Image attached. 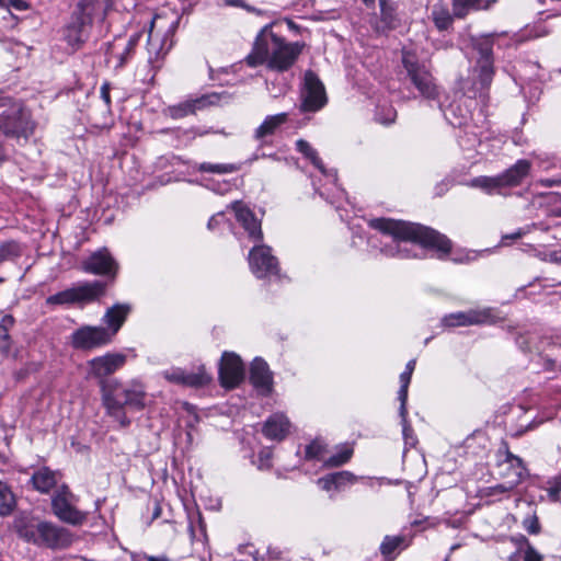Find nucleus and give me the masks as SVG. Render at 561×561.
Here are the masks:
<instances>
[{
  "instance_id": "nucleus-4",
  "label": "nucleus",
  "mask_w": 561,
  "mask_h": 561,
  "mask_svg": "<svg viewBox=\"0 0 561 561\" xmlns=\"http://www.w3.org/2000/svg\"><path fill=\"white\" fill-rule=\"evenodd\" d=\"M105 16L106 5L102 0H72L64 39L72 48H80L89 39L94 23L104 21Z\"/></svg>"
},
{
  "instance_id": "nucleus-20",
  "label": "nucleus",
  "mask_w": 561,
  "mask_h": 561,
  "mask_svg": "<svg viewBox=\"0 0 561 561\" xmlns=\"http://www.w3.org/2000/svg\"><path fill=\"white\" fill-rule=\"evenodd\" d=\"M250 381L262 396H270L273 391V374L267 363L261 357L254 358L251 364Z\"/></svg>"
},
{
  "instance_id": "nucleus-19",
  "label": "nucleus",
  "mask_w": 561,
  "mask_h": 561,
  "mask_svg": "<svg viewBox=\"0 0 561 561\" xmlns=\"http://www.w3.org/2000/svg\"><path fill=\"white\" fill-rule=\"evenodd\" d=\"M140 37V33H135L127 39L124 45L121 44L123 41L122 37L116 38L114 43L108 44V48L106 50V61H115V69L124 67V65L130 58L135 47L139 43Z\"/></svg>"
},
{
  "instance_id": "nucleus-11",
  "label": "nucleus",
  "mask_w": 561,
  "mask_h": 561,
  "mask_svg": "<svg viewBox=\"0 0 561 561\" xmlns=\"http://www.w3.org/2000/svg\"><path fill=\"white\" fill-rule=\"evenodd\" d=\"M111 332L102 325H82L75 330L69 336L72 348L79 351H92L110 344Z\"/></svg>"
},
{
  "instance_id": "nucleus-22",
  "label": "nucleus",
  "mask_w": 561,
  "mask_h": 561,
  "mask_svg": "<svg viewBox=\"0 0 561 561\" xmlns=\"http://www.w3.org/2000/svg\"><path fill=\"white\" fill-rule=\"evenodd\" d=\"M490 317L489 310L458 311L445 316L442 324L446 328L469 327L484 323Z\"/></svg>"
},
{
  "instance_id": "nucleus-6",
  "label": "nucleus",
  "mask_w": 561,
  "mask_h": 561,
  "mask_svg": "<svg viewBox=\"0 0 561 561\" xmlns=\"http://www.w3.org/2000/svg\"><path fill=\"white\" fill-rule=\"evenodd\" d=\"M107 282H80L77 285L50 295L46 298L47 306L87 305L99 300L105 295Z\"/></svg>"
},
{
  "instance_id": "nucleus-59",
  "label": "nucleus",
  "mask_w": 561,
  "mask_h": 561,
  "mask_svg": "<svg viewBox=\"0 0 561 561\" xmlns=\"http://www.w3.org/2000/svg\"><path fill=\"white\" fill-rule=\"evenodd\" d=\"M144 558L147 561H170L165 556L153 557V556H146L145 554Z\"/></svg>"
},
{
  "instance_id": "nucleus-8",
  "label": "nucleus",
  "mask_w": 561,
  "mask_h": 561,
  "mask_svg": "<svg viewBox=\"0 0 561 561\" xmlns=\"http://www.w3.org/2000/svg\"><path fill=\"white\" fill-rule=\"evenodd\" d=\"M19 535L27 541L51 549L68 547L72 541L65 528L48 522L20 527Z\"/></svg>"
},
{
  "instance_id": "nucleus-25",
  "label": "nucleus",
  "mask_w": 561,
  "mask_h": 561,
  "mask_svg": "<svg viewBox=\"0 0 561 561\" xmlns=\"http://www.w3.org/2000/svg\"><path fill=\"white\" fill-rule=\"evenodd\" d=\"M531 163L528 160L520 159L511 168L499 174L503 188L519 185L529 174Z\"/></svg>"
},
{
  "instance_id": "nucleus-41",
  "label": "nucleus",
  "mask_w": 561,
  "mask_h": 561,
  "mask_svg": "<svg viewBox=\"0 0 561 561\" xmlns=\"http://www.w3.org/2000/svg\"><path fill=\"white\" fill-rule=\"evenodd\" d=\"M379 4L383 28H394L397 24L393 9L387 3V0H379Z\"/></svg>"
},
{
  "instance_id": "nucleus-18",
  "label": "nucleus",
  "mask_w": 561,
  "mask_h": 561,
  "mask_svg": "<svg viewBox=\"0 0 561 561\" xmlns=\"http://www.w3.org/2000/svg\"><path fill=\"white\" fill-rule=\"evenodd\" d=\"M161 375L169 382L191 388L204 387L211 381V376L204 366L190 371L180 367H172L163 370Z\"/></svg>"
},
{
  "instance_id": "nucleus-15",
  "label": "nucleus",
  "mask_w": 561,
  "mask_h": 561,
  "mask_svg": "<svg viewBox=\"0 0 561 561\" xmlns=\"http://www.w3.org/2000/svg\"><path fill=\"white\" fill-rule=\"evenodd\" d=\"M83 272L100 275L114 279L118 272V263L106 248L99 249L91 253L81 263Z\"/></svg>"
},
{
  "instance_id": "nucleus-55",
  "label": "nucleus",
  "mask_w": 561,
  "mask_h": 561,
  "mask_svg": "<svg viewBox=\"0 0 561 561\" xmlns=\"http://www.w3.org/2000/svg\"><path fill=\"white\" fill-rule=\"evenodd\" d=\"M271 451L270 450H262L259 454V468L260 469H267L271 467Z\"/></svg>"
},
{
  "instance_id": "nucleus-32",
  "label": "nucleus",
  "mask_w": 561,
  "mask_h": 561,
  "mask_svg": "<svg viewBox=\"0 0 561 561\" xmlns=\"http://www.w3.org/2000/svg\"><path fill=\"white\" fill-rule=\"evenodd\" d=\"M471 187L480 188L488 194L500 193L502 187L499 174L495 176H477L473 178L469 184Z\"/></svg>"
},
{
  "instance_id": "nucleus-14",
  "label": "nucleus",
  "mask_w": 561,
  "mask_h": 561,
  "mask_svg": "<svg viewBox=\"0 0 561 561\" xmlns=\"http://www.w3.org/2000/svg\"><path fill=\"white\" fill-rule=\"evenodd\" d=\"M249 265L251 272L257 278H265L278 275V261L272 254L267 245H254L249 253Z\"/></svg>"
},
{
  "instance_id": "nucleus-56",
  "label": "nucleus",
  "mask_w": 561,
  "mask_h": 561,
  "mask_svg": "<svg viewBox=\"0 0 561 561\" xmlns=\"http://www.w3.org/2000/svg\"><path fill=\"white\" fill-rule=\"evenodd\" d=\"M224 218H225L224 213H217L216 215L210 217V219L208 220V224H207L208 229L214 230L215 228H217L220 225V222L224 220Z\"/></svg>"
},
{
  "instance_id": "nucleus-61",
  "label": "nucleus",
  "mask_w": 561,
  "mask_h": 561,
  "mask_svg": "<svg viewBox=\"0 0 561 561\" xmlns=\"http://www.w3.org/2000/svg\"><path fill=\"white\" fill-rule=\"evenodd\" d=\"M178 23H179L178 20L171 22V24L168 26V30H167L165 34H173L175 28H176V26H178Z\"/></svg>"
},
{
  "instance_id": "nucleus-38",
  "label": "nucleus",
  "mask_w": 561,
  "mask_h": 561,
  "mask_svg": "<svg viewBox=\"0 0 561 561\" xmlns=\"http://www.w3.org/2000/svg\"><path fill=\"white\" fill-rule=\"evenodd\" d=\"M411 377L412 375H410L409 371H402L400 375V388L398 390V400L400 401L399 414L405 413Z\"/></svg>"
},
{
  "instance_id": "nucleus-39",
  "label": "nucleus",
  "mask_w": 561,
  "mask_h": 561,
  "mask_svg": "<svg viewBox=\"0 0 561 561\" xmlns=\"http://www.w3.org/2000/svg\"><path fill=\"white\" fill-rule=\"evenodd\" d=\"M520 542L518 553L522 556L523 561H543V556L530 545L526 537H522Z\"/></svg>"
},
{
  "instance_id": "nucleus-7",
  "label": "nucleus",
  "mask_w": 561,
  "mask_h": 561,
  "mask_svg": "<svg viewBox=\"0 0 561 561\" xmlns=\"http://www.w3.org/2000/svg\"><path fill=\"white\" fill-rule=\"evenodd\" d=\"M516 344L523 352H536L537 363L542 369L551 371L556 369L558 356L556 351L561 347V336H539L536 333L519 334Z\"/></svg>"
},
{
  "instance_id": "nucleus-54",
  "label": "nucleus",
  "mask_w": 561,
  "mask_h": 561,
  "mask_svg": "<svg viewBox=\"0 0 561 561\" xmlns=\"http://www.w3.org/2000/svg\"><path fill=\"white\" fill-rule=\"evenodd\" d=\"M110 92H111V84L108 82H104L101 85L100 93H101V99L104 101V104H105L107 111H110V107H111Z\"/></svg>"
},
{
  "instance_id": "nucleus-16",
  "label": "nucleus",
  "mask_w": 561,
  "mask_h": 561,
  "mask_svg": "<svg viewBox=\"0 0 561 561\" xmlns=\"http://www.w3.org/2000/svg\"><path fill=\"white\" fill-rule=\"evenodd\" d=\"M126 363V355L122 353H106L102 356L94 357L88 362L90 378H96L102 386L103 382H110L105 380V377L114 374L116 370L122 368Z\"/></svg>"
},
{
  "instance_id": "nucleus-47",
  "label": "nucleus",
  "mask_w": 561,
  "mask_h": 561,
  "mask_svg": "<svg viewBox=\"0 0 561 561\" xmlns=\"http://www.w3.org/2000/svg\"><path fill=\"white\" fill-rule=\"evenodd\" d=\"M162 18L160 15H156L151 22H150V28H149V33H148V46H149V50H156L157 54L160 53V50H164V45L165 43L163 42V44L158 47L156 44H154V37L157 36L156 34V27L158 26V24L161 22Z\"/></svg>"
},
{
  "instance_id": "nucleus-44",
  "label": "nucleus",
  "mask_w": 561,
  "mask_h": 561,
  "mask_svg": "<svg viewBox=\"0 0 561 561\" xmlns=\"http://www.w3.org/2000/svg\"><path fill=\"white\" fill-rule=\"evenodd\" d=\"M333 483H335V490L339 491L348 484H353L356 481V477L350 471H337L331 473Z\"/></svg>"
},
{
  "instance_id": "nucleus-57",
  "label": "nucleus",
  "mask_w": 561,
  "mask_h": 561,
  "mask_svg": "<svg viewBox=\"0 0 561 561\" xmlns=\"http://www.w3.org/2000/svg\"><path fill=\"white\" fill-rule=\"evenodd\" d=\"M525 233H526V231L524 229H518L514 233L505 234L502 237V243L506 244V242H505L506 240H516L518 238H522Z\"/></svg>"
},
{
  "instance_id": "nucleus-12",
  "label": "nucleus",
  "mask_w": 561,
  "mask_h": 561,
  "mask_svg": "<svg viewBox=\"0 0 561 561\" xmlns=\"http://www.w3.org/2000/svg\"><path fill=\"white\" fill-rule=\"evenodd\" d=\"M300 111L318 112L328 102L323 83L312 71H306L304 77V87L300 92Z\"/></svg>"
},
{
  "instance_id": "nucleus-33",
  "label": "nucleus",
  "mask_w": 561,
  "mask_h": 561,
  "mask_svg": "<svg viewBox=\"0 0 561 561\" xmlns=\"http://www.w3.org/2000/svg\"><path fill=\"white\" fill-rule=\"evenodd\" d=\"M15 496L11 488L0 480V516L10 515L15 507Z\"/></svg>"
},
{
  "instance_id": "nucleus-53",
  "label": "nucleus",
  "mask_w": 561,
  "mask_h": 561,
  "mask_svg": "<svg viewBox=\"0 0 561 561\" xmlns=\"http://www.w3.org/2000/svg\"><path fill=\"white\" fill-rule=\"evenodd\" d=\"M317 483L324 491L329 492V491L335 490V485H334L335 483H333L331 473H329L322 478H319Z\"/></svg>"
},
{
  "instance_id": "nucleus-64",
  "label": "nucleus",
  "mask_w": 561,
  "mask_h": 561,
  "mask_svg": "<svg viewBox=\"0 0 561 561\" xmlns=\"http://www.w3.org/2000/svg\"><path fill=\"white\" fill-rule=\"evenodd\" d=\"M131 559H133V561H138V560H137V556H136V554H133V556H131Z\"/></svg>"
},
{
  "instance_id": "nucleus-29",
  "label": "nucleus",
  "mask_w": 561,
  "mask_h": 561,
  "mask_svg": "<svg viewBox=\"0 0 561 561\" xmlns=\"http://www.w3.org/2000/svg\"><path fill=\"white\" fill-rule=\"evenodd\" d=\"M296 149L302 153L307 159L311 161V163L324 175L332 176L334 180L336 178L335 172H329L327 171L322 160L319 158L318 152L314 148L311 147V145L304 139H298L296 141Z\"/></svg>"
},
{
  "instance_id": "nucleus-10",
  "label": "nucleus",
  "mask_w": 561,
  "mask_h": 561,
  "mask_svg": "<svg viewBox=\"0 0 561 561\" xmlns=\"http://www.w3.org/2000/svg\"><path fill=\"white\" fill-rule=\"evenodd\" d=\"M34 122L28 111L14 103L0 113V131L8 137L27 139L34 131Z\"/></svg>"
},
{
  "instance_id": "nucleus-26",
  "label": "nucleus",
  "mask_w": 561,
  "mask_h": 561,
  "mask_svg": "<svg viewBox=\"0 0 561 561\" xmlns=\"http://www.w3.org/2000/svg\"><path fill=\"white\" fill-rule=\"evenodd\" d=\"M287 119V113H278L275 115L266 116L263 123L257 128H255L253 138L256 141H260L261 145L265 144V139L270 136H273L277 128L285 124Z\"/></svg>"
},
{
  "instance_id": "nucleus-21",
  "label": "nucleus",
  "mask_w": 561,
  "mask_h": 561,
  "mask_svg": "<svg viewBox=\"0 0 561 561\" xmlns=\"http://www.w3.org/2000/svg\"><path fill=\"white\" fill-rule=\"evenodd\" d=\"M234 211L238 222L241 224L248 237L253 242H259L263 238L261 222L254 214L240 201H236L230 205Z\"/></svg>"
},
{
  "instance_id": "nucleus-34",
  "label": "nucleus",
  "mask_w": 561,
  "mask_h": 561,
  "mask_svg": "<svg viewBox=\"0 0 561 561\" xmlns=\"http://www.w3.org/2000/svg\"><path fill=\"white\" fill-rule=\"evenodd\" d=\"M353 448L348 445H343L340 447V450L330 456L329 458L323 459L324 467L335 468L345 465L348 462L353 456Z\"/></svg>"
},
{
  "instance_id": "nucleus-48",
  "label": "nucleus",
  "mask_w": 561,
  "mask_h": 561,
  "mask_svg": "<svg viewBox=\"0 0 561 561\" xmlns=\"http://www.w3.org/2000/svg\"><path fill=\"white\" fill-rule=\"evenodd\" d=\"M449 114L456 115V104L455 103L450 104L447 112H445V116L450 122L451 125L461 127L463 124H466L467 119L470 117L469 108L461 111L460 116L456 117L455 119H451L449 117Z\"/></svg>"
},
{
  "instance_id": "nucleus-37",
  "label": "nucleus",
  "mask_w": 561,
  "mask_h": 561,
  "mask_svg": "<svg viewBox=\"0 0 561 561\" xmlns=\"http://www.w3.org/2000/svg\"><path fill=\"white\" fill-rule=\"evenodd\" d=\"M501 466H510L513 470V476H516L518 478H525V474L527 472L523 459L511 453L507 448L505 450V459L503 460Z\"/></svg>"
},
{
  "instance_id": "nucleus-51",
  "label": "nucleus",
  "mask_w": 561,
  "mask_h": 561,
  "mask_svg": "<svg viewBox=\"0 0 561 561\" xmlns=\"http://www.w3.org/2000/svg\"><path fill=\"white\" fill-rule=\"evenodd\" d=\"M385 111H386L385 116H382V112H381V111H380V112H377V114H376V119H377L378 122H380L381 124L389 125V124H391V123H393V122H394L396 116H397V112H396V110H394L393 107H391V106H390V107H388V108H386Z\"/></svg>"
},
{
  "instance_id": "nucleus-46",
  "label": "nucleus",
  "mask_w": 561,
  "mask_h": 561,
  "mask_svg": "<svg viewBox=\"0 0 561 561\" xmlns=\"http://www.w3.org/2000/svg\"><path fill=\"white\" fill-rule=\"evenodd\" d=\"M547 484L546 491L549 500L551 502H559L561 500V476L549 479Z\"/></svg>"
},
{
  "instance_id": "nucleus-23",
  "label": "nucleus",
  "mask_w": 561,
  "mask_h": 561,
  "mask_svg": "<svg viewBox=\"0 0 561 561\" xmlns=\"http://www.w3.org/2000/svg\"><path fill=\"white\" fill-rule=\"evenodd\" d=\"M130 311L131 306L129 304H115L105 311L102 321L106 325L104 327L105 330L111 332L112 340L123 327Z\"/></svg>"
},
{
  "instance_id": "nucleus-2",
  "label": "nucleus",
  "mask_w": 561,
  "mask_h": 561,
  "mask_svg": "<svg viewBox=\"0 0 561 561\" xmlns=\"http://www.w3.org/2000/svg\"><path fill=\"white\" fill-rule=\"evenodd\" d=\"M305 44L287 43L273 33L270 25L257 34L252 51L245 57L250 67L266 64L267 68L278 72L287 71L297 60Z\"/></svg>"
},
{
  "instance_id": "nucleus-31",
  "label": "nucleus",
  "mask_w": 561,
  "mask_h": 561,
  "mask_svg": "<svg viewBox=\"0 0 561 561\" xmlns=\"http://www.w3.org/2000/svg\"><path fill=\"white\" fill-rule=\"evenodd\" d=\"M14 325V318L11 314H5L0 321V353L4 357L11 355L12 340L10 336V330Z\"/></svg>"
},
{
  "instance_id": "nucleus-62",
  "label": "nucleus",
  "mask_w": 561,
  "mask_h": 561,
  "mask_svg": "<svg viewBox=\"0 0 561 561\" xmlns=\"http://www.w3.org/2000/svg\"><path fill=\"white\" fill-rule=\"evenodd\" d=\"M225 2L229 5H234V7L241 5L240 0H225Z\"/></svg>"
},
{
  "instance_id": "nucleus-58",
  "label": "nucleus",
  "mask_w": 561,
  "mask_h": 561,
  "mask_svg": "<svg viewBox=\"0 0 561 561\" xmlns=\"http://www.w3.org/2000/svg\"><path fill=\"white\" fill-rule=\"evenodd\" d=\"M504 470L501 472V476L506 478L507 480L512 479L513 470L510 466H502Z\"/></svg>"
},
{
  "instance_id": "nucleus-35",
  "label": "nucleus",
  "mask_w": 561,
  "mask_h": 561,
  "mask_svg": "<svg viewBox=\"0 0 561 561\" xmlns=\"http://www.w3.org/2000/svg\"><path fill=\"white\" fill-rule=\"evenodd\" d=\"M431 16L436 27L440 31L447 30L451 25L453 18L448 9H446L442 4L433 5Z\"/></svg>"
},
{
  "instance_id": "nucleus-50",
  "label": "nucleus",
  "mask_w": 561,
  "mask_h": 561,
  "mask_svg": "<svg viewBox=\"0 0 561 561\" xmlns=\"http://www.w3.org/2000/svg\"><path fill=\"white\" fill-rule=\"evenodd\" d=\"M238 553L241 557L240 561H264L259 559L257 550L251 543L239 546Z\"/></svg>"
},
{
  "instance_id": "nucleus-45",
  "label": "nucleus",
  "mask_w": 561,
  "mask_h": 561,
  "mask_svg": "<svg viewBox=\"0 0 561 561\" xmlns=\"http://www.w3.org/2000/svg\"><path fill=\"white\" fill-rule=\"evenodd\" d=\"M524 478H518L516 476H513L512 479L507 480L505 483H500L490 488V494H502L513 491L522 481Z\"/></svg>"
},
{
  "instance_id": "nucleus-30",
  "label": "nucleus",
  "mask_w": 561,
  "mask_h": 561,
  "mask_svg": "<svg viewBox=\"0 0 561 561\" xmlns=\"http://www.w3.org/2000/svg\"><path fill=\"white\" fill-rule=\"evenodd\" d=\"M497 0H453L454 12L458 18H463L470 10H485Z\"/></svg>"
},
{
  "instance_id": "nucleus-36",
  "label": "nucleus",
  "mask_w": 561,
  "mask_h": 561,
  "mask_svg": "<svg viewBox=\"0 0 561 561\" xmlns=\"http://www.w3.org/2000/svg\"><path fill=\"white\" fill-rule=\"evenodd\" d=\"M197 171L206 173L228 174L239 170V167L233 163H210L203 162L197 165Z\"/></svg>"
},
{
  "instance_id": "nucleus-63",
  "label": "nucleus",
  "mask_w": 561,
  "mask_h": 561,
  "mask_svg": "<svg viewBox=\"0 0 561 561\" xmlns=\"http://www.w3.org/2000/svg\"><path fill=\"white\" fill-rule=\"evenodd\" d=\"M363 1H364V3H365L367 7H371V5H374V3H375V0H363Z\"/></svg>"
},
{
  "instance_id": "nucleus-40",
  "label": "nucleus",
  "mask_w": 561,
  "mask_h": 561,
  "mask_svg": "<svg viewBox=\"0 0 561 561\" xmlns=\"http://www.w3.org/2000/svg\"><path fill=\"white\" fill-rule=\"evenodd\" d=\"M404 541L402 536H386L380 545V552L385 557L391 556Z\"/></svg>"
},
{
  "instance_id": "nucleus-43",
  "label": "nucleus",
  "mask_w": 561,
  "mask_h": 561,
  "mask_svg": "<svg viewBox=\"0 0 561 561\" xmlns=\"http://www.w3.org/2000/svg\"><path fill=\"white\" fill-rule=\"evenodd\" d=\"M20 255V247L14 241H8L0 245V264Z\"/></svg>"
},
{
  "instance_id": "nucleus-9",
  "label": "nucleus",
  "mask_w": 561,
  "mask_h": 561,
  "mask_svg": "<svg viewBox=\"0 0 561 561\" xmlns=\"http://www.w3.org/2000/svg\"><path fill=\"white\" fill-rule=\"evenodd\" d=\"M402 65L407 71L409 80L419 91L421 96L427 100H435L438 98V85L435 83L432 72L424 62H420L412 53L403 50Z\"/></svg>"
},
{
  "instance_id": "nucleus-13",
  "label": "nucleus",
  "mask_w": 561,
  "mask_h": 561,
  "mask_svg": "<svg viewBox=\"0 0 561 561\" xmlns=\"http://www.w3.org/2000/svg\"><path fill=\"white\" fill-rule=\"evenodd\" d=\"M75 496L68 486L62 485L51 497V508L54 514L62 522L71 525L82 524L87 515L73 505Z\"/></svg>"
},
{
  "instance_id": "nucleus-3",
  "label": "nucleus",
  "mask_w": 561,
  "mask_h": 561,
  "mask_svg": "<svg viewBox=\"0 0 561 561\" xmlns=\"http://www.w3.org/2000/svg\"><path fill=\"white\" fill-rule=\"evenodd\" d=\"M493 36L484 35L471 38L470 60H476L469 77L460 82V90L465 98L478 100L485 104L489 98V88L493 80Z\"/></svg>"
},
{
  "instance_id": "nucleus-24",
  "label": "nucleus",
  "mask_w": 561,
  "mask_h": 561,
  "mask_svg": "<svg viewBox=\"0 0 561 561\" xmlns=\"http://www.w3.org/2000/svg\"><path fill=\"white\" fill-rule=\"evenodd\" d=\"M211 103L209 95H203L197 99L186 100L176 105L167 108V115L173 119H180L187 115L195 114Z\"/></svg>"
},
{
  "instance_id": "nucleus-5",
  "label": "nucleus",
  "mask_w": 561,
  "mask_h": 561,
  "mask_svg": "<svg viewBox=\"0 0 561 561\" xmlns=\"http://www.w3.org/2000/svg\"><path fill=\"white\" fill-rule=\"evenodd\" d=\"M102 399L107 414L113 416L122 427L130 424L124 408L142 410L145 408L146 392L140 385L124 387L117 380L102 381Z\"/></svg>"
},
{
  "instance_id": "nucleus-17",
  "label": "nucleus",
  "mask_w": 561,
  "mask_h": 561,
  "mask_svg": "<svg viewBox=\"0 0 561 561\" xmlns=\"http://www.w3.org/2000/svg\"><path fill=\"white\" fill-rule=\"evenodd\" d=\"M244 365L239 355L225 352L219 364V380L225 388H236L244 379Z\"/></svg>"
},
{
  "instance_id": "nucleus-42",
  "label": "nucleus",
  "mask_w": 561,
  "mask_h": 561,
  "mask_svg": "<svg viewBox=\"0 0 561 561\" xmlns=\"http://www.w3.org/2000/svg\"><path fill=\"white\" fill-rule=\"evenodd\" d=\"M401 419V425H402V435L405 445L413 447L417 443L416 436L414 435L413 428L411 424L408 421V409L405 408L404 414H399Z\"/></svg>"
},
{
  "instance_id": "nucleus-60",
  "label": "nucleus",
  "mask_w": 561,
  "mask_h": 561,
  "mask_svg": "<svg viewBox=\"0 0 561 561\" xmlns=\"http://www.w3.org/2000/svg\"><path fill=\"white\" fill-rule=\"evenodd\" d=\"M415 364H416L415 359H411V360H409V362L407 363V365H405V369H404V371H409V374H410V375H412V374H413V370H414V368H415Z\"/></svg>"
},
{
  "instance_id": "nucleus-49",
  "label": "nucleus",
  "mask_w": 561,
  "mask_h": 561,
  "mask_svg": "<svg viewBox=\"0 0 561 561\" xmlns=\"http://www.w3.org/2000/svg\"><path fill=\"white\" fill-rule=\"evenodd\" d=\"M324 451H325L324 445L320 440H313L306 447V458L323 460Z\"/></svg>"
},
{
  "instance_id": "nucleus-1",
  "label": "nucleus",
  "mask_w": 561,
  "mask_h": 561,
  "mask_svg": "<svg viewBox=\"0 0 561 561\" xmlns=\"http://www.w3.org/2000/svg\"><path fill=\"white\" fill-rule=\"evenodd\" d=\"M371 228L380 231L388 241L382 242L381 252L387 256L417 257L422 249L436 250L439 257L451 250V241L438 231L414 222L376 218L369 221Z\"/></svg>"
},
{
  "instance_id": "nucleus-28",
  "label": "nucleus",
  "mask_w": 561,
  "mask_h": 561,
  "mask_svg": "<svg viewBox=\"0 0 561 561\" xmlns=\"http://www.w3.org/2000/svg\"><path fill=\"white\" fill-rule=\"evenodd\" d=\"M30 481L34 490L46 494L57 484L56 472L47 467H43L33 472Z\"/></svg>"
},
{
  "instance_id": "nucleus-52",
  "label": "nucleus",
  "mask_w": 561,
  "mask_h": 561,
  "mask_svg": "<svg viewBox=\"0 0 561 561\" xmlns=\"http://www.w3.org/2000/svg\"><path fill=\"white\" fill-rule=\"evenodd\" d=\"M523 524H524V528L529 534L536 535L540 531V524H539L537 516L526 518Z\"/></svg>"
},
{
  "instance_id": "nucleus-27",
  "label": "nucleus",
  "mask_w": 561,
  "mask_h": 561,
  "mask_svg": "<svg viewBox=\"0 0 561 561\" xmlns=\"http://www.w3.org/2000/svg\"><path fill=\"white\" fill-rule=\"evenodd\" d=\"M288 430V419L283 414H274L265 421L263 434L270 439L282 440L287 435Z\"/></svg>"
}]
</instances>
